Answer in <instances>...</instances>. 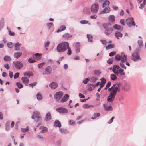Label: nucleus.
Returning <instances> with one entry per match:
<instances>
[{
	"label": "nucleus",
	"mask_w": 146,
	"mask_h": 146,
	"mask_svg": "<svg viewBox=\"0 0 146 146\" xmlns=\"http://www.w3.org/2000/svg\"><path fill=\"white\" fill-rule=\"evenodd\" d=\"M119 91L118 87H115L110 94L107 98V101L108 102H112L114 100L117 92Z\"/></svg>",
	"instance_id": "f257e3e1"
},
{
	"label": "nucleus",
	"mask_w": 146,
	"mask_h": 146,
	"mask_svg": "<svg viewBox=\"0 0 146 146\" xmlns=\"http://www.w3.org/2000/svg\"><path fill=\"white\" fill-rule=\"evenodd\" d=\"M68 43L67 42H65L60 43L57 45L56 50L58 52H62L67 49L68 48Z\"/></svg>",
	"instance_id": "f03ea898"
},
{
	"label": "nucleus",
	"mask_w": 146,
	"mask_h": 146,
	"mask_svg": "<svg viewBox=\"0 0 146 146\" xmlns=\"http://www.w3.org/2000/svg\"><path fill=\"white\" fill-rule=\"evenodd\" d=\"M111 24L109 23H107L104 24L103 27L105 29L104 33L107 35H108L111 33L113 31L112 27H110Z\"/></svg>",
	"instance_id": "7ed1b4c3"
},
{
	"label": "nucleus",
	"mask_w": 146,
	"mask_h": 146,
	"mask_svg": "<svg viewBox=\"0 0 146 146\" xmlns=\"http://www.w3.org/2000/svg\"><path fill=\"white\" fill-rule=\"evenodd\" d=\"M31 118L34 119L36 122L40 121L42 120V118L40 115V113L37 111L33 112V115L31 117Z\"/></svg>",
	"instance_id": "20e7f679"
},
{
	"label": "nucleus",
	"mask_w": 146,
	"mask_h": 146,
	"mask_svg": "<svg viewBox=\"0 0 146 146\" xmlns=\"http://www.w3.org/2000/svg\"><path fill=\"white\" fill-rule=\"evenodd\" d=\"M126 22L127 25L129 27H131L132 26H136V27H137V25L136 26L135 23L134 21L133 17L128 18L126 20Z\"/></svg>",
	"instance_id": "39448f33"
},
{
	"label": "nucleus",
	"mask_w": 146,
	"mask_h": 146,
	"mask_svg": "<svg viewBox=\"0 0 146 146\" xmlns=\"http://www.w3.org/2000/svg\"><path fill=\"white\" fill-rule=\"evenodd\" d=\"M13 64L14 66L18 70H20L23 66V64L19 61H14L13 62Z\"/></svg>",
	"instance_id": "423d86ee"
},
{
	"label": "nucleus",
	"mask_w": 146,
	"mask_h": 146,
	"mask_svg": "<svg viewBox=\"0 0 146 146\" xmlns=\"http://www.w3.org/2000/svg\"><path fill=\"white\" fill-rule=\"evenodd\" d=\"M91 11L93 13H96L99 9V5L97 3H94L91 7Z\"/></svg>",
	"instance_id": "0eeeda50"
},
{
	"label": "nucleus",
	"mask_w": 146,
	"mask_h": 146,
	"mask_svg": "<svg viewBox=\"0 0 146 146\" xmlns=\"http://www.w3.org/2000/svg\"><path fill=\"white\" fill-rule=\"evenodd\" d=\"M63 95V93L62 92H56L54 95V98L57 102H59L60 99L62 97Z\"/></svg>",
	"instance_id": "6e6552de"
},
{
	"label": "nucleus",
	"mask_w": 146,
	"mask_h": 146,
	"mask_svg": "<svg viewBox=\"0 0 146 146\" xmlns=\"http://www.w3.org/2000/svg\"><path fill=\"white\" fill-rule=\"evenodd\" d=\"M52 72V68L50 66H48L45 69V71L42 73L43 75H48L51 74Z\"/></svg>",
	"instance_id": "1a4fd4ad"
},
{
	"label": "nucleus",
	"mask_w": 146,
	"mask_h": 146,
	"mask_svg": "<svg viewBox=\"0 0 146 146\" xmlns=\"http://www.w3.org/2000/svg\"><path fill=\"white\" fill-rule=\"evenodd\" d=\"M56 110L58 112L62 114L66 113L68 111L67 109L63 107L57 108H56Z\"/></svg>",
	"instance_id": "9d476101"
},
{
	"label": "nucleus",
	"mask_w": 146,
	"mask_h": 146,
	"mask_svg": "<svg viewBox=\"0 0 146 146\" xmlns=\"http://www.w3.org/2000/svg\"><path fill=\"white\" fill-rule=\"evenodd\" d=\"M140 59V56L139 54L136 53H133L131 55V59L134 61H137Z\"/></svg>",
	"instance_id": "9b49d317"
},
{
	"label": "nucleus",
	"mask_w": 146,
	"mask_h": 146,
	"mask_svg": "<svg viewBox=\"0 0 146 146\" xmlns=\"http://www.w3.org/2000/svg\"><path fill=\"white\" fill-rule=\"evenodd\" d=\"M102 11L100 12L99 14H102L104 13H110V8L109 7H104Z\"/></svg>",
	"instance_id": "f8f14e48"
},
{
	"label": "nucleus",
	"mask_w": 146,
	"mask_h": 146,
	"mask_svg": "<svg viewBox=\"0 0 146 146\" xmlns=\"http://www.w3.org/2000/svg\"><path fill=\"white\" fill-rule=\"evenodd\" d=\"M51 119V115L50 112L47 113L46 115L44 120L46 121H48Z\"/></svg>",
	"instance_id": "ddd939ff"
},
{
	"label": "nucleus",
	"mask_w": 146,
	"mask_h": 146,
	"mask_svg": "<svg viewBox=\"0 0 146 146\" xmlns=\"http://www.w3.org/2000/svg\"><path fill=\"white\" fill-rule=\"evenodd\" d=\"M49 86L52 89H55L58 86V84L56 82H52L49 84Z\"/></svg>",
	"instance_id": "4468645a"
},
{
	"label": "nucleus",
	"mask_w": 146,
	"mask_h": 146,
	"mask_svg": "<svg viewBox=\"0 0 146 146\" xmlns=\"http://www.w3.org/2000/svg\"><path fill=\"white\" fill-rule=\"evenodd\" d=\"M69 96L68 94H66L64 97L60 100V102H64L66 101L68 99Z\"/></svg>",
	"instance_id": "2eb2a0df"
},
{
	"label": "nucleus",
	"mask_w": 146,
	"mask_h": 146,
	"mask_svg": "<svg viewBox=\"0 0 146 146\" xmlns=\"http://www.w3.org/2000/svg\"><path fill=\"white\" fill-rule=\"evenodd\" d=\"M122 34L121 32L118 31H117L115 34V36L117 39H119V38L122 37Z\"/></svg>",
	"instance_id": "dca6fc26"
},
{
	"label": "nucleus",
	"mask_w": 146,
	"mask_h": 146,
	"mask_svg": "<svg viewBox=\"0 0 146 146\" xmlns=\"http://www.w3.org/2000/svg\"><path fill=\"white\" fill-rule=\"evenodd\" d=\"M113 28L122 31L123 28L122 27H121L120 25L117 24H115L113 27Z\"/></svg>",
	"instance_id": "f3484780"
},
{
	"label": "nucleus",
	"mask_w": 146,
	"mask_h": 146,
	"mask_svg": "<svg viewBox=\"0 0 146 146\" xmlns=\"http://www.w3.org/2000/svg\"><path fill=\"white\" fill-rule=\"evenodd\" d=\"M110 4V1L108 0H105L102 4V7H108Z\"/></svg>",
	"instance_id": "a211bd4d"
},
{
	"label": "nucleus",
	"mask_w": 146,
	"mask_h": 146,
	"mask_svg": "<svg viewBox=\"0 0 146 146\" xmlns=\"http://www.w3.org/2000/svg\"><path fill=\"white\" fill-rule=\"evenodd\" d=\"M130 88V86L129 84L126 83L125 86L123 87L122 89L126 91H128Z\"/></svg>",
	"instance_id": "6ab92c4d"
},
{
	"label": "nucleus",
	"mask_w": 146,
	"mask_h": 146,
	"mask_svg": "<svg viewBox=\"0 0 146 146\" xmlns=\"http://www.w3.org/2000/svg\"><path fill=\"white\" fill-rule=\"evenodd\" d=\"M80 44L79 42L77 43L75 46L76 49V53H78L80 52Z\"/></svg>",
	"instance_id": "aec40b11"
},
{
	"label": "nucleus",
	"mask_w": 146,
	"mask_h": 146,
	"mask_svg": "<svg viewBox=\"0 0 146 146\" xmlns=\"http://www.w3.org/2000/svg\"><path fill=\"white\" fill-rule=\"evenodd\" d=\"M21 80L25 84H27L29 80V79L26 77H23L21 78Z\"/></svg>",
	"instance_id": "412c9836"
},
{
	"label": "nucleus",
	"mask_w": 146,
	"mask_h": 146,
	"mask_svg": "<svg viewBox=\"0 0 146 146\" xmlns=\"http://www.w3.org/2000/svg\"><path fill=\"white\" fill-rule=\"evenodd\" d=\"M22 53L21 52H18L14 53L13 56L14 58L18 59L22 55Z\"/></svg>",
	"instance_id": "4be33fe9"
},
{
	"label": "nucleus",
	"mask_w": 146,
	"mask_h": 146,
	"mask_svg": "<svg viewBox=\"0 0 146 146\" xmlns=\"http://www.w3.org/2000/svg\"><path fill=\"white\" fill-rule=\"evenodd\" d=\"M66 27L65 25H62L60 26L58 29L56 31L57 33L60 32L65 30L66 29Z\"/></svg>",
	"instance_id": "5701e85b"
},
{
	"label": "nucleus",
	"mask_w": 146,
	"mask_h": 146,
	"mask_svg": "<svg viewBox=\"0 0 146 146\" xmlns=\"http://www.w3.org/2000/svg\"><path fill=\"white\" fill-rule=\"evenodd\" d=\"M4 23V19L3 18H1L0 22V31L3 28Z\"/></svg>",
	"instance_id": "b1692460"
},
{
	"label": "nucleus",
	"mask_w": 146,
	"mask_h": 146,
	"mask_svg": "<svg viewBox=\"0 0 146 146\" xmlns=\"http://www.w3.org/2000/svg\"><path fill=\"white\" fill-rule=\"evenodd\" d=\"M41 55L38 53H36L33 54V56L34 58H37L38 59H40L41 58Z\"/></svg>",
	"instance_id": "393cba45"
},
{
	"label": "nucleus",
	"mask_w": 146,
	"mask_h": 146,
	"mask_svg": "<svg viewBox=\"0 0 146 146\" xmlns=\"http://www.w3.org/2000/svg\"><path fill=\"white\" fill-rule=\"evenodd\" d=\"M54 126L56 127H60L61 126V123L58 120H56L54 122Z\"/></svg>",
	"instance_id": "a878e982"
},
{
	"label": "nucleus",
	"mask_w": 146,
	"mask_h": 146,
	"mask_svg": "<svg viewBox=\"0 0 146 146\" xmlns=\"http://www.w3.org/2000/svg\"><path fill=\"white\" fill-rule=\"evenodd\" d=\"M127 57L126 55H124L123 56H121V62L122 63H124L127 60Z\"/></svg>",
	"instance_id": "bb28decb"
},
{
	"label": "nucleus",
	"mask_w": 146,
	"mask_h": 146,
	"mask_svg": "<svg viewBox=\"0 0 146 146\" xmlns=\"http://www.w3.org/2000/svg\"><path fill=\"white\" fill-rule=\"evenodd\" d=\"M7 29L8 30V35L11 36H14L15 35L14 32L11 31L10 28L8 27H7Z\"/></svg>",
	"instance_id": "cd10ccee"
},
{
	"label": "nucleus",
	"mask_w": 146,
	"mask_h": 146,
	"mask_svg": "<svg viewBox=\"0 0 146 146\" xmlns=\"http://www.w3.org/2000/svg\"><path fill=\"white\" fill-rule=\"evenodd\" d=\"M83 11L84 13H90V9L88 7H85L83 9Z\"/></svg>",
	"instance_id": "c85d7f7f"
},
{
	"label": "nucleus",
	"mask_w": 146,
	"mask_h": 146,
	"mask_svg": "<svg viewBox=\"0 0 146 146\" xmlns=\"http://www.w3.org/2000/svg\"><path fill=\"white\" fill-rule=\"evenodd\" d=\"M108 19L110 21L113 22L115 21V18L113 15H110L109 16Z\"/></svg>",
	"instance_id": "c756f323"
},
{
	"label": "nucleus",
	"mask_w": 146,
	"mask_h": 146,
	"mask_svg": "<svg viewBox=\"0 0 146 146\" xmlns=\"http://www.w3.org/2000/svg\"><path fill=\"white\" fill-rule=\"evenodd\" d=\"M21 45V44L18 43V42L14 44V46L15 48V50L18 51L19 50V49L18 48V47L19 46Z\"/></svg>",
	"instance_id": "7c9ffc66"
},
{
	"label": "nucleus",
	"mask_w": 146,
	"mask_h": 146,
	"mask_svg": "<svg viewBox=\"0 0 146 146\" xmlns=\"http://www.w3.org/2000/svg\"><path fill=\"white\" fill-rule=\"evenodd\" d=\"M37 99L38 100H40L42 99V95L40 93H38L36 95Z\"/></svg>",
	"instance_id": "2f4dec72"
},
{
	"label": "nucleus",
	"mask_w": 146,
	"mask_h": 146,
	"mask_svg": "<svg viewBox=\"0 0 146 146\" xmlns=\"http://www.w3.org/2000/svg\"><path fill=\"white\" fill-rule=\"evenodd\" d=\"M100 115V113H94L93 114L94 117H92L91 118V119H96V117H99Z\"/></svg>",
	"instance_id": "473e14b6"
},
{
	"label": "nucleus",
	"mask_w": 146,
	"mask_h": 146,
	"mask_svg": "<svg viewBox=\"0 0 146 146\" xmlns=\"http://www.w3.org/2000/svg\"><path fill=\"white\" fill-rule=\"evenodd\" d=\"M72 36V35H70L68 33H66L62 36V37L66 39H68Z\"/></svg>",
	"instance_id": "72a5a7b5"
},
{
	"label": "nucleus",
	"mask_w": 146,
	"mask_h": 146,
	"mask_svg": "<svg viewBox=\"0 0 146 146\" xmlns=\"http://www.w3.org/2000/svg\"><path fill=\"white\" fill-rule=\"evenodd\" d=\"M60 131L62 133H66L68 132L67 130L63 128H60Z\"/></svg>",
	"instance_id": "f704fd0d"
},
{
	"label": "nucleus",
	"mask_w": 146,
	"mask_h": 146,
	"mask_svg": "<svg viewBox=\"0 0 146 146\" xmlns=\"http://www.w3.org/2000/svg\"><path fill=\"white\" fill-rule=\"evenodd\" d=\"M111 79L113 80H115L117 78L116 75L113 74H112L110 76Z\"/></svg>",
	"instance_id": "c9c22d12"
},
{
	"label": "nucleus",
	"mask_w": 146,
	"mask_h": 146,
	"mask_svg": "<svg viewBox=\"0 0 146 146\" xmlns=\"http://www.w3.org/2000/svg\"><path fill=\"white\" fill-rule=\"evenodd\" d=\"M87 38H88V42H92V36L90 34H87Z\"/></svg>",
	"instance_id": "e433bc0d"
},
{
	"label": "nucleus",
	"mask_w": 146,
	"mask_h": 146,
	"mask_svg": "<svg viewBox=\"0 0 146 146\" xmlns=\"http://www.w3.org/2000/svg\"><path fill=\"white\" fill-rule=\"evenodd\" d=\"M24 75L25 76L30 77V76H33V73H32L25 72L24 73Z\"/></svg>",
	"instance_id": "4c0bfd02"
},
{
	"label": "nucleus",
	"mask_w": 146,
	"mask_h": 146,
	"mask_svg": "<svg viewBox=\"0 0 146 146\" xmlns=\"http://www.w3.org/2000/svg\"><path fill=\"white\" fill-rule=\"evenodd\" d=\"M93 72L94 75L97 76H99L100 75L101 73V72L98 70H94Z\"/></svg>",
	"instance_id": "58836bf2"
},
{
	"label": "nucleus",
	"mask_w": 146,
	"mask_h": 146,
	"mask_svg": "<svg viewBox=\"0 0 146 146\" xmlns=\"http://www.w3.org/2000/svg\"><path fill=\"white\" fill-rule=\"evenodd\" d=\"M10 122L7 121L5 124V129L7 131H8L9 129V125Z\"/></svg>",
	"instance_id": "ea45409f"
},
{
	"label": "nucleus",
	"mask_w": 146,
	"mask_h": 146,
	"mask_svg": "<svg viewBox=\"0 0 146 146\" xmlns=\"http://www.w3.org/2000/svg\"><path fill=\"white\" fill-rule=\"evenodd\" d=\"M114 46L113 44H111L108 45L106 47V49L107 50L114 48Z\"/></svg>",
	"instance_id": "a19ab883"
},
{
	"label": "nucleus",
	"mask_w": 146,
	"mask_h": 146,
	"mask_svg": "<svg viewBox=\"0 0 146 146\" xmlns=\"http://www.w3.org/2000/svg\"><path fill=\"white\" fill-rule=\"evenodd\" d=\"M138 45H139L140 48H141L142 46L143 41L141 40H139L137 41Z\"/></svg>",
	"instance_id": "79ce46f5"
},
{
	"label": "nucleus",
	"mask_w": 146,
	"mask_h": 146,
	"mask_svg": "<svg viewBox=\"0 0 146 146\" xmlns=\"http://www.w3.org/2000/svg\"><path fill=\"white\" fill-rule=\"evenodd\" d=\"M4 60L5 61H9L11 60V58L9 56H5L4 57Z\"/></svg>",
	"instance_id": "37998d69"
},
{
	"label": "nucleus",
	"mask_w": 146,
	"mask_h": 146,
	"mask_svg": "<svg viewBox=\"0 0 146 146\" xmlns=\"http://www.w3.org/2000/svg\"><path fill=\"white\" fill-rule=\"evenodd\" d=\"M16 85L19 88H21L23 86L22 84L19 82H17L16 83Z\"/></svg>",
	"instance_id": "c03bdc74"
},
{
	"label": "nucleus",
	"mask_w": 146,
	"mask_h": 146,
	"mask_svg": "<svg viewBox=\"0 0 146 146\" xmlns=\"http://www.w3.org/2000/svg\"><path fill=\"white\" fill-rule=\"evenodd\" d=\"M121 56L120 55L117 54L116 55L115 57V58L117 61H119L121 60Z\"/></svg>",
	"instance_id": "a18cd8bd"
},
{
	"label": "nucleus",
	"mask_w": 146,
	"mask_h": 146,
	"mask_svg": "<svg viewBox=\"0 0 146 146\" xmlns=\"http://www.w3.org/2000/svg\"><path fill=\"white\" fill-rule=\"evenodd\" d=\"M47 26L48 29H50L54 25L52 23H49L47 24Z\"/></svg>",
	"instance_id": "49530a36"
},
{
	"label": "nucleus",
	"mask_w": 146,
	"mask_h": 146,
	"mask_svg": "<svg viewBox=\"0 0 146 146\" xmlns=\"http://www.w3.org/2000/svg\"><path fill=\"white\" fill-rule=\"evenodd\" d=\"M113 58H110L108 59L107 61V63L110 64H111L113 63Z\"/></svg>",
	"instance_id": "de8ad7c7"
},
{
	"label": "nucleus",
	"mask_w": 146,
	"mask_h": 146,
	"mask_svg": "<svg viewBox=\"0 0 146 146\" xmlns=\"http://www.w3.org/2000/svg\"><path fill=\"white\" fill-rule=\"evenodd\" d=\"M124 71V70L121 68L118 70L119 72L121 75H124L125 74V73L123 72Z\"/></svg>",
	"instance_id": "09e8293b"
},
{
	"label": "nucleus",
	"mask_w": 146,
	"mask_h": 146,
	"mask_svg": "<svg viewBox=\"0 0 146 146\" xmlns=\"http://www.w3.org/2000/svg\"><path fill=\"white\" fill-rule=\"evenodd\" d=\"M29 129V128L28 126H27L26 128H21V130L23 132H27L28 131Z\"/></svg>",
	"instance_id": "8fccbe9b"
},
{
	"label": "nucleus",
	"mask_w": 146,
	"mask_h": 146,
	"mask_svg": "<svg viewBox=\"0 0 146 146\" xmlns=\"http://www.w3.org/2000/svg\"><path fill=\"white\" fill-rule=\"evenodd\" d=\"M97 79V78L94 77H92L89 78L90 81L92 82H94Z\"/></svg>",
	"instance_id": "3c124183"
},
{
	"label": "nucleus",
	"mask_w": 146,
	"mask_h": 146,
	"mask_svg": "<svg viewBox=\"0 0 146 146\" xmlns=\"http://www.w3.org/2000/svg\"><path fill=\"white\" fill-rule=\"evenodd\" d=\"M111 82L110 81L108 82L106 84V87L104 88V90H106L107 88L109 87L111 85Z\"/></svg>",
	"instance_id": "603ef678"
},
{
	"label": "nucleus",
	"mask_w": 146,
	"mask_h": 146,
	"mask_svg": "<svg viewBox=\"0 0 146 146\" xmlns=\"http://www.w3.org/2000/svg\"><path fill=\"white\" fill-rule=\"evenodd\" d=\"M45 64V63L44 62L40 63L38 65V67L39 68H42Z\"/></svg>",
	"instance_id": "864d4df0"
},
{
	"label": "nucleus",
	"mask_w": 146,
	"mask_h": 146,
	"mask_svg": "<svg viewBox=\"0 0 146 146\" xmlns=\"http://www.w3.org/2000/svg\"><path fill=\"white\" fill-rule=\"evenodd\" d=\"M28 62L30 63H33L35 62V60L31 57H30L28 59Z\"/></svg>",
	"instance_id": "5fc2aeb1"
},
{
	"label": "nucleus",
	"mask_w": 146,
	"mask_h": 146,
	"mask_svg": "<svg viewBox=\"0 0 146 146\" xmlns=\"http://www.w3.org/2000/svg\"><path fill=\"white\" fill-rule=\"evenodd\" d=\"M47 128L45 127H43L42 130L41 131L40 133H43L44 132H46L47 131Z\"/></svg>",
	"instance_id": "6e6d98bb"
},
{
	"label": "nucleus",
	"mask_w": 146,
	"mask_h": 146,
	"mask_svg": "<svg viewBox=\"0 0 146 146\" xmlns=\"http://www.w3.org/2000/svg\"><path fill=\"white\" fill-rule=\"evenodd\" d=\"M37 84V82H36L29 84V86L31 87L32 88H33V86H34L36 85Z\"/></svg>",
	"instance_id": "4d7b16f0"
},
{
	"label": "nucleus",
	"mask_w": 146,
	"mask_h": 146,
	"mask_svg": "<svg viewBox=\"0 0 146 146\" xmlns=\"http://www.w3.org/2000/svg\"><path fill=\"white\" fill-rule=\"evenodd\" d=\"M7 46L9 48H11L13 46L12 42L8 43L7 44Z\"/></svg>",
	"instance_id": "13d9d810"
},
{
	"label": "nucleus",
	"mask_w": 146,
	"mask_h": 146,
	"mask_svg": "<svg viewBox=\"0 0 146 146\" xmlns=\"http://www.w3.org/2000/svg\"><path fill=\"white\" fill-rule=\"evenodd\" d=\"M101 80V83L105 85L106 82V80L104 78H102L100 80Z\"/></svg>",
	"instance_id": "bf43d9fd"
},
{
	"label": "nucleus",
	"mask_w": 146,
	"mask_h": 146,
	"mask_svg": "<svg viewBox=\"0 0 146 146\" xmlns=\"http://www.w3.org/2000/svg\"><path fill=\"white\" fill-rule=\"evenodd\" d=\"M20 74L19 72H17L14 75V79H17L18 78Z\"/></svg>",
	"instance_id": "052dcab7"
},
{
	"label": "nucleus",
	"mask_w": 146,
	"mask_h": 146,
	"mask_svg": "<svg viewBox=\"0 0 146 146\" xmlns=\"http://www.w3.org/2000/svg\"><path fill=\"white\" fill-rule=\"evenodd\" d=\"M112 108L111 106L110 105L109 106H107L105 110L106 111H110L112 110Z\"/></svg>",
	"instance_id": "680f3d73"
},
{
	"label": "nucleus",
	"mask_w": 146,
	"mask_h": 146,
	"mask_svg": "<svg viewBox=\"0 0 146 146\" xmlns=\"http://www.w3.org/2000/svg\"><path fill=\"white\" fill-rule=\"evenodd\" d=\"M4 67L6 69L8 70L10 68V66L8 63H6L4 65Z\"/></svg>",
	"instance_id": "e2e57ef3"
},
{
	"label": "nucleus",
	"mask_w": 146,
	"mask_h": 146,
	"mask_svg": "<svg viewBox=\"0 0 146 146\" xmlns=\"http://www.w3.org/2000/svg\"><path fill=\"white\" fill-rule=\"evenodd\" d=\"M67 49H68L67 54L68 55H71V54L72 52L70 48L69 47V46H68V48Z\"/></svg>",
	"instance_id": "0e129e2a"
},
{
	"label": "nucleus",
	"mask_w": 146,
	"mask_h": 146,
	"mask_svg": "<svg viewBox=\"0 0 146 146\" xmlns=\"http://www.w3.org/2000/svg\"><path fill=\"white\" fill-rule=\"evenodd\" d=\"M113 67L116 69V70H119L121 68H120L119 66L118 65H114L113 66Z\"/></svg>",
	"instance_id": "69168bd1"
},
{
	"label": "nucleus",
	"mask_w": 146,
	"mask_h": 146,
	"mask_svg": "<svg viewBox=\"0 0 146 146\" xmlns=\"http://www.w3.org/2000/svg\"><path fill=\"white\" fill-rule=\"evenodd\" d=\"M87 88V90L89 91H91L93 90V88H92V86H91L90 84L88 85Z\"/></svg>",
	"instance_id": "338daca9"
},
{
	"label": "nucleus",
	"mask_w": 146,
	"mask_h": 146,
	"mask_svg": "<svg viewBox=\"0 0 146 146\" xmlns=\"http://www.w3.org/2000/svg\"><path fill=\"white\" fill-rule=\"evenodd\" d=\"M120 66L122 68H123L124 69H126V68L125 66V65L122 63V62L120 63Z\"/></svg>",
	"instance_id": "774afa93"
}]
</instances>
